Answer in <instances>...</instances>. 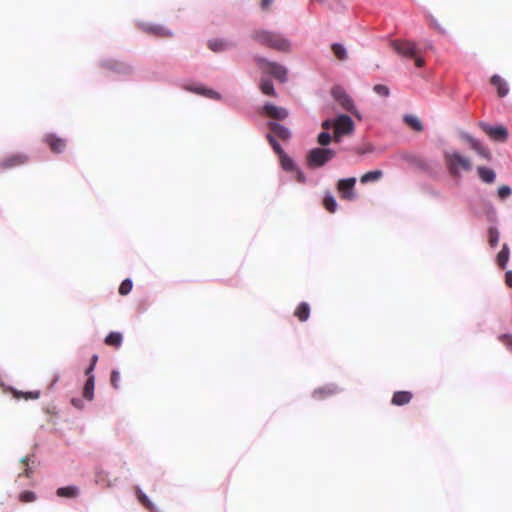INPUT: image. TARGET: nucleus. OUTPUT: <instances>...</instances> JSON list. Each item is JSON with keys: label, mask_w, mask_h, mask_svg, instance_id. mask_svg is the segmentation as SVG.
<instances>
[{"label": "nucleus", "mask_w": 512, "mask_h": 512, "mask_svg": "<svg viewBox=\"0 0 512 512\" xmlns=\"http://www.w3.org/2000/svg\"><path fill=\"white\" fill-rule=\"evenodd\" d=\"M252 39L259 45L281 52L290 50V42L281 34L269 30H256Z\"/></svg>", "instance_id": "1"}, {"label": "nucleus", "mask_w": 512, "mask_h": 512, "mask_svg": "<svg viewBox=\"0 0 512 512\" xmlns=\"http://www.w3.org/2000/svg\"><path fill=\"white\" fill-rule=\"evenodd\" d=\"M445 165L453 177H458L461 171H470L472 163L469 158L461 155L457 151H447L444 153Z\"/></svg>", "instance_id": "2"}, {"label": "nucleus", "mask_w": 512, "mask_h": 512, "mask_svg": "<svg viewBox=\"0 0 512 512\" xmlns=\"http://www.w3.org/2000/svg\"><path fill=\"white\" fill-rule=\"evenodd\" d=\"M336 155V151L326 147L311 149L306 156V164L311 169H317L330 162Z\"/></svg>", "instance_id": "3"}, {"label": "nucleus", "mask_w": 512, "mask_h": 512, "mask_svg": "<svg viewBox=\"0 0 512 512\" xmlns=\"http://www.w3.org/2000/svg\"><path fill=\"white\" fill-rule=\"evenodd\" d=\"M391 45L395 52L401 56L406 58H413L415 60L416 67L421 68L424 66L425 61L419 56L417 46L414 42L408 40H394Z\"/></svg>", "instance_id": "4"}, {"label": "nucleus", "mask_w": 512, "mask_h": 512, "mask_svg": "<svg viewBox=\"0 0 512 512\" xmlns=\"http://www.w3.org/2000/svg\"><path fill=\"white\" fill-rule=\"evenodd\" d=\"M254 61L257 67L265 74H269L273 76L276 80L280 82H285L287 79V70L284 66L280 65L277 62H271L267 59L256 56L254 57Z\"/></svg>", "instance_id": "5"}, {"label": "nucleus", "mask_w": 512, "mask_h": 512, "mask_svg": "<svg viewBox=\"0 0 512 512\" xmlns=\"http://www.w3.org/2000/svg\"><path fill=\"white\" fill-rule=\"evenodd\" d=\"M354 131V123L348 115H339L335 118V128L333 131V140L340 142L344 135L351 134Z\"/></svg>", "instance_id": "6"}, {"label": "nucleus", "mask_w": 512, "mask_h": 512, "mask_svg": "<svg viewBox=\"0 0 512 512\" xmlns=\"http://www.w3.org/2000/svg\"><path fill=\"white\" fill-rule=\"evenodd\" d=\"M479 127L493 141L506 142L508 139V130L502 125L491 126L487 123L481 122L479 123Z\"/></svg>", "instance_id": "7"}, {"label": "nucleus", "mask_w": 512, "mask_h": 512, "mask_svg": "<svg viewBox=\"0 0 512 512\" xmlns=\"http://www.w3.org/2000/svg\"><path fill=\"white\" fill-rule=\"evenodd\" d=\"M356 184V178L340 179L337 183V190L340 197L344 200L352 201L356 198L354 187Z\"/></svg>", "instance_id": "8"}, {"label": "nucleus", "mask_w": 512, "mask_h": 512, "mask_svg": "<svg viewBox=\"0 0 512 512\" xmlns=\"http://www.w3.org/2000/svg\"><path fill=\"white\" fill-rule=\"evenodd\" d=\"M332 96L342 106L343 109L351 112L356 117L360 118L357 110H355L352 99L346 94V92L340 88H334L332 90Z\"/></svg>", "instance_id": "9"}, {"label": "nucleus", "mask_w": 512, "mask_h": 512, "mask_svg": "<svg viewBox=\"0 0 512 512\" xmlns=\"http://www.w3.org/2000/svg\"><path fill=\"white\" fill-rule=\"evenodd\" d=\"M28 162V156L23 153H16L4 157L0 160V168L2 170L13 169L18 166H22Z\"/></svg>", "instance_id": "10"}, {"label": "nucleus", "mask_w": 512, "mask_h": 512, "mask_svg": "<svg viewBox=\"0 0 512 512\" xmlns=\"http://www.w3.org/2000/svg\"><path fill=\"white\" fill-rule=\"evenodd\" d=\"M43 141L54 153H62L66 148V140L56 136L55 134L45 135Z\"/></svg>", "instance_id": "11"}, {"label": "nucleus", "mask_w": 512, "mask_h": 512, "mask_svg": "<svg viewBox=\"0 0 512 512\" xmlns=\"http://www.w3.org/2000/svg\"><path fill=\"white\" fill-rule=\"evenodd\" d=\"M263 111L268 117L275 120H284L288 116V111L285 108L273 104L264 105Z\"/></svg>", "instance_id": "12"}, {"label": "nucleus", "mask_w": 512, "mask_h": 512, "mask_svg": "<svg viewBox=\"0 0 512 512\" xmlns=\"http://www.w3.org/2000/svg\"><path fill=\"white\" fill-rule=\"evenodd\" d=\"M338 391L339 389L336 385H326L315 389L312 393V397L316 400H323L327 397L336 394Z\"/></svg>", "instance_id": "13"}, {"label": "nucleus", "mask_w": 512, "mask_h": 512, "mask_svg": "<svg viewBox=\"0 0 512 512\" xmlns=\"http://www.w3.org/2000/svg\"><path fill=\"white\" fill-rule=\"evenodd\" d=\"M465 139L470 144V147L475 150L479 155H481L483 158L490 160L491 159V152L484 147L478 140L475 138L466 135Z\"/></svg>", "instance_id": "14"}, {"label": "nucleus", "mask_w": 512, "mask_h": 512, "mask_svg": "<svg viewBox=\"0 0 512 512\" xmlns=\"http://www.w3.org/2000/svg\"><path fill=\"white\" fill-rule=\"evenodd\" d=\"M491 85H493L499 97H505L509 92V87L504 79H502L499 75H493L490 79Z\"/></svg>", "instance_id": "15"}, {"label": "nucleus", "mask_w": 512, "mask_h": 512, "mask_svg": "<svg viewBox=\"0 0 512 512\" xmlns=\"http://www.w3.org/2000/svg\"><path fill=\"white\" fill-rule=\"evenodd\" d=\"M413 395L409 391H397L393 394L391 403L396 406H402L408 404Z\"/></svg>", "instance_id": "16"}, {"label": "nucleus", "mask_w": 512, "mask_h": 512, "mask_svg": "<svg viewBox=\"0 0 512 512\" xmlns=\"http://www.w3.org/2000/svg\"><path fill=\"white\" fill-rule=\"evenodd\" d=\"M510 258V249L509 246L505 243L502 246V249L498 252L496 257V262L499 268L505 269L507 266V263Z\"/></svg>", "instance_id": "17"}, {"label": "nucleus", "mask_w": 512, "mask_h": 512, "mask_svg": "<svg viewBox=\"0 0 512 512\" xmlns=\"http://www.w3.org/2000/svg\"><path fill=\"white\" fill-rule=\"evenodd\" d=\"M145 31L160 38H168L173 35L171 31L159 25L147 26L145 27Z\"/></svg>", "instance_id": "18"}, {"label": "nucleus", "mask_w": 512, "mask_h": 512, "mask_svg": "<svg viewBox=\"0 0 512 512\" xmlns=\"http://www.w3.org/2000/svg\"><path fill=\"white\" fill-rule=\"evenodd\" d=\"M269 129L280 139L287 140L290 137V131L281 124L270 122Z\"/></svg>", "instance_id": "19"}, {"label": "nucleus", "mask_w": 512, "mask_h": 512, "mask_svg": "<svg viewBox=\"0 0 512 512\" xmlns=\"http://www.w3.org/2000/svg\"><path fill=\"white\" fill-rule=\"evenodd\" d=\"M87 381L83 387V397L91 401L94 398V385H95V378L93 374L87 375Z\"/></svg>", "instance_id": "20"}, {"label": "nucleus", "mask_w": 512, "mask_h": 512, "mask_svg": "<svg viewBox=\"0 0 512 512\" xmlns=\"http://www.w3.org/2000/svg\"><path fill=\"white\" fill-rule=\"evenodd\" d=\"M95 481L103 487H111L116 479L111 480L109 473L100 469L95 474Z\"/></svg>", "instance_id": "21"}, {"label": "nucleus", "mask_w": 512, "mask_h": 512, "mask_svg": "<svg viewBox=\"0 0 512 512\" xmlns=\"http://www.w3.org/2000/svg\"><path fill=\"white\" fill-rule=\"evenodd\" d=\"M123 336L120 332H110L104 342L107 346L118 349L122 345Z\"/></svg>", "instance_id": "22"}, {"label": "nucleus", "mask_w": 512, "mask_h": 512, "mask_svg": "<svg viewBox=\"0 0 512 512\" xmlns=\"http://www.w3.org/2000/svg\"><path fill=\"white\" fill-rule=\"evenodd\" d=\"M295 317L298 318L299 321L304 322L310 316V307L306 302H301L294 311Z\"/></svg>", "instance_id": "23"}, {"label": "nucleus", "mask_w": 512, "mask_h": 512, "mask_svg": "<svg viewBox=\"0 0 512 512\" xmlns=\"http://www.w3.org/2000/svg\"><path fill=\"white\" fill-rule=\"evenodd\" d=\"M478 176L485 183H493L495 180V172L487 167L479 166L477 168Z\"/></svg>", "instance_id": "24"}, {"label": "nucleus", "mask_w": 512, "mask_h": 512, "mask_svg": "<svg viewBox=\"0 0 512 512\" xmlns=\"http://www.w3.org/2000/svg\"><path fill=\"white\" fill-rule=\"evenodd\" d=\"M382 176H383V172L381 170L369 171L361 176L360 182L362 184H366L369 182H376V181L380 180L382 178Z\"/></svg>", "instance_id": "25"}, {"label": "nucleus", "mask_w": 512, "mask_h": 512, "mask_svg": "<svg viewBox=\"0 0 512 512\" xmlns=\"http://www.w3.org/2000/svg\"><path fill=\"white\" fill-rule=\"evenodd\" d=\"M404 122L414 131L421 132L423 131V125L420 119L414 115H405Z\"/></svg>", "instance_id": "26"}, {"label": "nucleus", "mask_w": 512, "mask_h": 512, "mask_svg": "<svg viewBox=\"0 0 512 512\" xmlns=\"http://www.w3.org/2000/svg\"><path fill=\"white\" fill-rule=\"evenodd\" d=\"M259 87L263 94L273 97L276 96L273 83L269 79H261Z\"/></svg>", "instance_id": "27"}, {"label": "nucleus", "mask_w": 512, "mask_h": 512, "mask_svg": "<svg viewBox=\"0 0 512 512\" xmlns=\"http://www.w3.org/2000/svg\"><path fill=\"white\" fill-rule=\"evenodd\" d=\"M59 497L74 498L78 495V488L74 486L61 487L56 492Z\"/></svg>", "instance_id": "28"}, {"label": "nucleus", "mask_w": 512, "mask_h": 512, "mask_svg": "<svg viewBox=\"0 0 512 512\" xmlns=\"http://www.w3.org/2000/svg\"><path fill=\"white\" fill-rule=\"evenodd\" d=\"M12 393H13V396L17 399L24 398L25 400H29V399L35 400L40 397L39 391L21 392V391L13 390Z\"/></svg>", "instance_id": "29"}, {"label": "nucleus", "mask_w": 512, "mask_h": 512, "mask_svg": "<svg viewBox=\"0 0 512 512\" xmlns=\"http://www.w3.org/2000/svg\"><path fill=\"white\" fill-rule=\"evenodd\" d=\"M331 49L337 59L343 61L347 58V52L343 45L334 43L332 44Z\"/></svg>", "instance_id": "30"}, {"label": "nucleus", "mask_w": 512, "mask_h": 512, "mask_svg": "<svg viewBox=\"0 0 512 512\" xmlns=\"http://www.w3.org/2000/svg\"><path fill=\"white\" fill-rule=\"evenodd\" d=\"M279 158L281 166L284 170L293 171L296 168L293 160L286 153L281 155Z\"/></svg>", "instance_id": "31"}, {"label": "nucleus", "mask_w": 512, "mask_h": 512, "mask_svg": "<svg viewBox=\"0 0 512 512\" xmlns=\"http://www.w3.org/2000/svg\"><path fill=\"white\" fill-rule=\"evenodd\" d=\"M323 205L325 207V209L327 211H329L330 213H334L336 211V208H337V203H336V200L335 198L330 195V194H327L325 197H324V200H323Z\"/></svg>", "instance_id": "32"}, {"label": "nucleus", "mask_w": 512, "mask_h": 512, "mask_svg": "<svg viewBox=\"0 0 512 512\" xmlns=\"http://www.w3.org/2000/svg\"><path fill=\"white\" fill-rule=\"evenodd\" d=\"M488 242L491 247H496L499 242V231L495 227H490L488 230Z\"/></svg>", "instance_id": "33"}, {"label": "nucleus", "mask_w": 512, "mask_h": 512, "mask_svg": "<svg viewBox=\"0 0 512 512\" xmlns=\"http://www.w3.org/2000/svg\"><path fill=\"white\" fill-rule=\"evenodd\" d=\"M132 287L133 284L130 279L123 280L118 289L119 294L123 296L129 294L132 290Z\"/></svg>", "instance_id": "34"}, {"label": "nucleus", "mask_w": 512, "mask_h": 512, "mask_svg": "<svg viewBox=\"0 0 512 512\" xmlns=\"http://www.w3.org/2000/svg\"><path fill=\"white\" fill-rule=\"evenodd\" d=\"M137 497H138V500L140 501V503L145 507L147 508L148 510L150 511H153L154 510V506L153 504L150 502V500L148 499V497L142 493L139 489H137Z\"/></svg>", "instance_id": "35"}, {"label": "nucleus", "mask_w": 512, "mask_h": 512, "mask_svg": "<svg viewBox=\"0 0 512 512\" xmlns=\"http://www.w3.org/2000/svg\"><path fill=\"white\" fill-rule=\"evenodd\" d=\"M333 140V137L327 131H323L318 135L317 141L322 147H326Z\"/></svg>", "instance_id": "36"}, {"label": "nucleus", "mask_w": 512, "mask_h": 512, "mask_svg": "<svg viewBox=\"0 0 512 512\" xmlns=\"http://www.w3.org/2000/svg\"><path fill=\"white\" fill-rule=\"evenodd\" d=\"M208 47L214 52H220L224 50L227 47V45L220 40H210L208 42Z\"/></svg>", "instance_id": "37"}, {"label": "nucleus", "mask_w": 512, "mask_h": 512, "mask_svg": "<svg viewBox=\"0 0 512 512\" xmlns=\"http://www.w3.org/2000/svg\"><path fill=\"white\" fill-rule=\"evenodd\" d=\"M267 140L269 141L273 150L279 157L285 153L284 150L282 149V147L279 145V143L275 140V138L271 134L267 135Z\"/></svg>", "instance_id": "38"}, {"label": "nucleus", "mask_w": 512, "mask_h": 512, "mask_svg": "<svg viewBox=\"0 0 512 512\" xmlns=\"http://www.w3.org/2000/svg\"><path fill=\"white\" fill-rule=\"evenodd\" d=\"M36 499V495L32 491H24L19 495V500L23 503L33 502Z\"/></svg>", "instance_id": "39"}, {"label": "nucleus", "mask_w": 512, "mask_h": 512, "mask_svg": "<svg viewBox=\"0 0 512 512\" xmlns=\"http://www.w3.org/2000/svg\"><path fill=\"white\" fill-rule=\"evenodd\" d=\"M120 373L117 370H113L110 376V383L113 388L119 389L120 385Z\"/></svg>", "instance_id": "40"}, {"label": "nucleus", "mask_w": 512, "mask_h": 512, "mask_svg": "<svg viewBox=\"0 0 512 512\" xmlns=\"http://www.w3.org/2000/svg\"><path fill=\"white\" fill-rule=\"evenodd\" d=\"M374 92L383 96V97H387L390 93L389 91V88L385 85H382V84H377L374 86L373 88Z\"/></svg>", "instance_id": "41"}, {"label": "nucleus", "mask_w": 512, "mask_h": 512, "mask_svg": "<svg viewBox=\"0 0 512 512\" xmlns=\"http://www.w3.org/2000/svg\"><path fill=\"white\" fill-rule=\"evenodd\" d=\"M511 194H512V189L507 185H503V186L499 187V189H498V196L501 199H505V198L509 197Z\"/></svg>", "instance_id": "42"}, {"label": "nucleus", "mask_w": 512, "mask_h": 512, "mask_svg": "<svg viewBox=\"0 0 512 512\" xmlns=\"http://www.w3.org/2000/svg\"><path fill=\"white\" fill-rule=\"evenodd\" d=\"M197 92L209 98L219 99V94L211 89L201 88L198 89Z\"/></svg>", "instance_id": "43"}, {"label": "nucleus", "mask_w": 512, "mask_h": 512, "mask_svg": "<svg viewBox=\"0 0 512 512\" xmlns=\"http://www.w3.org/2000/svg\"><path fill=\"white\" fill-rule=\"evenodd\" d=\"M499 340L506 345L509 349H512V335L502 334L499 336Z\"/></svg>", "instance_id": "44"}, {"label": "nucleus", "mask_w": 512, "mask_h": 512, "mask_svg": "<svg viewBox=\"0 0 512 512\" xmlns=\"http://www.w3.org/2000/svg\"><path fill=\"white\" fill-rule=\"evenodd\" d=\"M98 361V355L94 354L92 357H91V363H90V366L86 369L85 371V374L86 375H90L92 374L95 366H96V363Z\"/></svg>", "instance_id": "45"}, {"label": "nucleus", "mask_w": 512, "mask_h": 512, "mask_svg": "<svg viewBox=\"0 0 512 512\" xmlns=\"http://www.w3.org/2000/svg\"><path fill=\"white\" fill-rule=\"evenodd\" d=\"M293 171L295 172L296 181H298L299 183H305L306 177L304 173L297 167Z\"/></svg>", "instance_id": "46"}, {"label": "nucleus", "mask_w": 512, "mask_h": 512, "mask_svg": "<svg viewBox=\"0 0 512 512\" xmlns=\"http://www.w3.org/2000/svg\"><path fill=\"white\" fill-rule=\"evenodd\" d=\"M322 128L328 132V130H330L331 128H335V119L331 120V119H326L325 121L322 122Z\"/></svg>", "instance_id": "47"}, {"label": "nucleus", "mask_w": 512, "mask_h": 512, "mask_svg": "<svg viewBox=\"0 0 512 512\" xmlns=\"http://www.w3.org/2000/svg\"><path fill=\"white\" fill-rule=\"evenodd\" d=\"M274 0H261L260 7L263 11H268Z\"/></svg>", "instance_id": "48"}, {"label": "nucleus", "mask_w": 512, "mask_h": 512, "mask_svg": "<svg viewBox=\"0 0 512 512\" xmlns=\"http://www.w3.org/2000/svg\"><path fill=\"white\" fill-rule=\"evenodd\" d=\"M505 284H506L509 288H512V270H508V271L505 273Z\"/></svg>", "instance_id": "49"}, {"label": "nucleus", "mask_w": 512, "mask_h": 512, "mask_svg": "<svg viewBox=\"0 0 512 512\" xmlns=\"http://www.w3.org/2000/svg\"><path fill=\"white\" fill-rule=\"evenodd\" d=\"M28 461H29L28 457H23V458L21 459V462H22L25 466H28ZM24 474H25V476H26V477H30V469H29L28 467H26V468H25V470H24Z\"/></svg>", "instance_id": "50"}, {"label": "nucleus", "mask_w": 512, "mask_h": 512, "mask_svg": "<svg viewBox=\"0 0 512 512\" xmlns=\"http://www.w3.org/2000/svg\"><path fill=\"white\" fill-rule=\"evenodd\" d=\"M71 403H72V405H73V406H75V407H77V408H81V407H82V406H81V400H80V399H75V398H73V399L71 400Z\"/></svg>", "instance_id": "51"}, {"label": "nucleus", "mask_w": 512, "mask_h": 512, "mask_svg": "<svg viewBox=\"0 0 512 512\" xmlns=\"http://www.w3.org/2000/svg\"><path fill=\"white\" fill-rule=\"evenodd\" d=\"M429 21H430V25H431V26H433L434 28H437V29H438V26L436 25L435 20H434L432 17H430V20H429Z\"/></svg>", "instance_id": "52"}, {"label": "nucleus", "mask_w": 512, "mask_h": 512, "mask_svg": "<svg viewBox=\"0 0 512 512\" xmlns=\"http://www.w3.org/2000/svg\"><path fill=\"white\" fill-rule=\"evenodd\" d=\"M104 66H105V67H107V68H109V69H114V65H112V63H110V62H106V63L104 64Z\"/></svg>", "instance_id": "53"}]
</instances>
